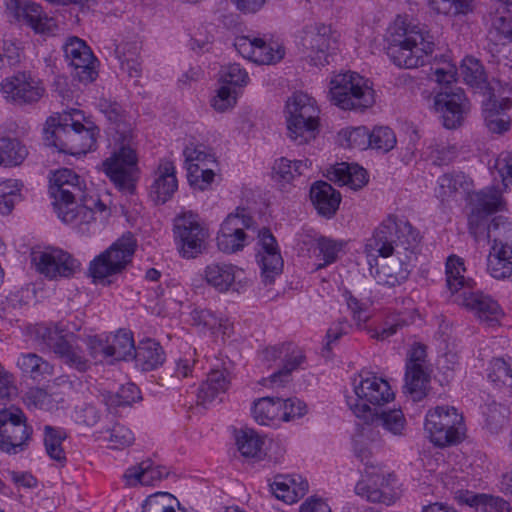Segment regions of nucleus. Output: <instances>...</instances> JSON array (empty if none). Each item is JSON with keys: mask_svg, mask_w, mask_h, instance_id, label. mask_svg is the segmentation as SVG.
I'll return each instance as SVG.
<instances>
[{"mask_svg": "<svg viewBox=\"0 0 512 512\" xmlns=\"http://www.w3.org/2000/svg\"><path fill=\"white\" fill-rule=\"evenodd\" d=\"M17 366L33 379L52 373V366L35 353L22 354L17 360Z\"/></svg>", "mask_w": 512, "mask_h": 512, "instance_id": "nucleus-48", "label": "nucleus"}, {"mask_svg": "<svg viewBox=\"0 0 512 512\" xmlns=\"http://www.w3.org/2000/svg\"><path fill=\"white\" fill-rule=\"evenodd\" d=\"M191 318L194 325L202 326L210 330L213 334H229L231 328L230 323L227 320L217 317L214 312L209 309L195 308L191 312Z\"/></svg>", "mask_w": 512, "mask_h": 512, "instance_id": "nucleus-46", "label": "nucleus"}, {"mask_svg": "<svg viewBox=\"0 0 512 512\" xmlns=\"http://www.w3.org/2000/svg\"><path fill=\"white\" fill-rule=\"evenodd\" d=\"M175 238L180 240L184 253H205L208 231L200 222V218L192 211L178 214L173 221Z\"/></svg>", "mask_w": 512, "mask_h": 512, "instance_id": "nucleus-15", "label": "nucleus"}, {"mask_svg": "<svg viewBox=\"0 0 512 512\" xmlns=\"http://www.w3.org/2000/svg\"><path fill=\"white\" fill-rule=\"evenodd\" d=\"M284 57V50L280 47L273 48L264 39L258 38L256 46L255 63L269 65L280 61Z\"/></svg>", "mask_w": 512, "mask_h": 512, "instance_id": "nucleus-58", "label": "nucleus"}, {"mask_svg": "<svg viewBox=\"0 0 512 512\" xmlns=\"http://www.w3.org/2000/svg\"><path fill=\"white\" fill-rule=\"evenodd\" d=\"M238 220L226 217L217 235V245L221 252L233 254L241 251L248 243V236L236 227Z\"/></svg>", "mask_w": 512, "mask_h": 512, "instance_id": "nucleus-31", "label": "nucleus"}, {"mask_svg": "<svg viewBox=\"0 0 512 512\" xmlns=\"http://www.w3.org/2000/svg\"><path fill=\"white\" fill-rule=\"evenodd\" d=\"M252 415L260 425H270L275 420H280L281 398L267 396L254 401Z\"/></svg>", "mask_w": 512, "mask_h": 512, "instance_id": "nucleus-41", "label": "nucleus"}, {"mask_svg": "<svg viewBox=\"0 0 512 512\" xmlns=\"http://www.w3.org/2000/svg\"><path fill=\"white\" fill-rule=\"evenodd\" d=\"M311 166V162L306 160H289L281 157L274 162L272 167V176L277 181L291 182L296 176L302 175L304 170Z\"/></svg>", "mask_w": 512, "mask_h": 512, "instance_id": "nucleus-44", "label": "nucleus"}, {"mask_svg": "<svg viewBox=\"0 0 512 512\" xmlns=\"http://www.w3.org/2000/svg\"><path fill=\"white\" fill-rule=\"evenodd\" d=\"M329 179L340 185H348L352 189L362 188L368 181L367 172L358 165L338 164L329 172Z\"/></svg>", "mask_w": 512, "mask_h": 512, "instance_id": "nucleus-34", "label": "nucleus"}, {"mask_svg": "<svg viewBox=\"0 0 512 512\" xmlns=\"http://www.w3.org/2000/svg\"><path fill=\"white\" fill-rule=\"evenodd\" d=\"M32 429L26 423L24 412L11 405L0 410V450L17 454L23 451L31 437Z\"/></svg>", "mask_w": 512, "mask_h": 512, "instance_id": "nucleus-11", "label": "nucleus"}, {"mask_svg": "<svg viewBox=\"0 0 512 512\" xmlns=\"http://www.w3.org/2000/svg\"><path fill=\"white\" fill-rule=\"evenodd\" d=\"M445 266L448 289L452 293L463 290L455 301L474 312L480 321L489 323L496 321L501 313L500 306L490 296L484 295L480 291L471 290L475 282L464 275L466 272L464 259L446 258Z\"/></svg>", "mask_w": 512, "mask_h": 512, "instance_id": "nucleus-4", "label": "nucleus"}, {"mask_svg": "<svg viewBox=\"0 0 512 512\" xmlns=\"http://www.w3.org/2000/svg\"><path fill=\"white\" fill-rule=\"evenodd\" d=\"M166 355L159 342L151 338L139 341L135 346L132 360L143 371H151L161 366L165 361Z\"/></svg>", "mask_w": 512, "mask_h": 512, "instance_id": "nucleus-30", "label": "nucleus"}, {"mask_svg": "<svg viewBox=\"0 0 512 512\" xmlns=\"http://www.w3.org/2000/svg\"><path fill=\"white\" fill-rule=\"evenodd\" d=\"M6 14L18 22H24L36 33L49 35L56 29V22L42 11L36 3H22L19 0H5Z\"/></svg>", "mask_w": 512, "mask_h": 512, "instance_id": "nucleus-17", "label": "nucleus"}, {"mask_svg": "<svg viewBox=\"0 0 512 512\" xmlns=\"http://www.w3.org/2000/svg\"><path fill=\"white\" fill-rule=\"evenodd\" d=\"M178 181L173 162L161 160L150 187V196L156 204L166 203L177 191Z\"/></svg>", "mask_w": 512, "mask_h": 512, "instance_id": "nucleus-26", "label": "nucleus"}, {"mask_svg": "<svg viewBox=\"0 0 512 512\" xmlns=\"http://www.w3.org/2000/svg\"><path fill=\"white\" fill-rule=\"evenodd\" d=\"M305 360L303 351L291 343V349L286 350L282 356V367L270 376V381L279 385L289 382L291 373L300 368Z\"/></svg>", "mask_w": 512, "mask_h": 512, "instance_id": "nucleus-39", "label": "nucleus"}, {"mask_svg": "<svg viewBox=\"0 0 512 512\" xmlns=\"http://www.w3.org/2000/svg\"><path fill=\"white\" fill-rule=\"evenodd\" d=\"M53 206L58 218L67 224L76 227L81 233L89 231V225L95 220L94 210L85 201L79 199L64 198L54 199Z\"/></svg>", "mask_w": 512, "mask_h": 512, "instance_id": "nucleus-21", "label": "nucleus"}, {"mask_svg": "<svg viewBox=\"0 0 512 512\" xmlns=\"http://www.w3.org/2000/svg\"><path fill=\"white\" fill-rule=\"evenodd\" d=\"M173 499L169 493L151 495L145 500L142 512H176L172 505Z\"/></svg>", "mask_w": 512, "mask_h": 512, "instance_id": "nucleus-59", "label": "nucleus"}, {"mask_svg": "<svg viewBox=\"0 0 512 512\" xmlns=\"http://www.w3.org/2000/svg\"><path fill=\"white\" fill-rule=\"evenodd\" d=\"M488 40L495 46L510 42L512 29V0H496L485 16Z\"/></svg>", "mask_w": 512, "mask_h": 512, "instance_id": "nucleus-20", "label": "nucleus"}, {"mask_svg": "<svg viewBox=\"0 0 512 512\" xmlns=\"http://www.w3.org/2000/svg\"><path fill=\"white\" fill-rule=\"evenodd\" d=\"M366 424L381 426L393 435H402L406 426V419L400 409H376L371 418L363 419Z\"/></svg>", "mask_w": 512, "mask_h": 512, "instance_id": "nucleus-36", "label": "nucleus"}, {"mask_svg": "<svg viewBox=\"0 0 512 512\" xmlns=\"http://www.w3.org/2000/svg\"><path fill=\"white\" fill-rule=\"evenodd\" d=\"M510 105L511 101L508 98L499 102L493 94H490L488 100L484 102V123L490 133L501 135L510 129L511 120L505 113Z\"/></svg>", "mask_w": 512, "mask_h": 512, "instance_id": "nucleus-28", "label": "nucleus"}, {"mask_svg": "<svg viewBox=\"0 0 512 512\" xmlns=\"http://www.w3.org/2000/svg\"><path fill=\"white\" fill-rule=\"evenodd\" d=\"M422 236L407 219L388 215L364 245L367 256L420 254Z\"/></svg>", "mask_w": 512, "mask_h": 512, "instance_id": "nucleus-3", "label": "nucleus"}, {"mask_svg": "<svg viewBox=\"0 0 512 512\" xmlns=\"http://www.w3.org/2000/svg\"><path fill=\"white\" fill-rule=\"evenodd\" d=\"M431 8L440 14H467L472 9V0H429Z\"/></svg>", "mask_w": 512, "mask_h": 512, "instance_id": "nucleus-55", "label": "nucleus"}, {"mask_svg": "<svg viewBox=\"0 0 512 512\" xmlns=\"http://www.w3.org/2000/svg\"><path fill=\"white\" fill-rule=\"evenodd\" d=\"M258 264L265 285L274 283L275 278L282 273L284 266L283 258H260Z\"/></svg>", "mask_w": 512, "mask_h": 512, "instance_id": "nucleus-61", "label": "nucleus"}, {"mask_svg": "<svg viewBox=\"0 0 512 512\" xmlns=\"http://www.w3.org/2000/svg\"><path fill=\"white\" fill-rule=\"evenodd\" d=\"M63 51L66 60L73 68L74 78L83 83H90L95 80L97 76L96 58L83 40L76 36L68 38L63 45Z\"/></svg>", "mask_w": 512, "mask_h": 512, "instance_id": "nucleus-16", "label": "nucleus"}, {"mask_svg": "<svg viewBox=\"0 0 512 512\" xmlns=\"http://www.w3.org/2000/svg\"><path fill=\"white\" fill-rule=\"evenodd\" d=\"M169 474L164 466H154L152 460L147 459L142 461L136 466L130 467L126 470L124 477L129 485H151L154 481H159Z\"/></svg>", "mask_w": 512, "mask_h": 512, "instance_id": "nucleus-33", "label": "nucleus"}, {"mask_svg": "<svg viewBox=\"0 0 512 512\" xmlns=\"http://www.w3.org/2000/svg\"><path fill=\"white\" fill-rule=\"evenodd\" d=\"M371 132L365 126L355 127L343 132L346 145L353 149L365 150L371 148Z\"/></svg>", "mask_w": 512, "mask_h": 512, "instance_id": "nucleus-57", "label": "nucleus"}, {"mask_svg": "<svg viewBox=\"0 0 512 512\" xmlns=\"http://www.w3.org/2000/svg\"><path fill=\"white\" fill-rule=\"evenodd\" d=\"M37 334L63 364L78 372H86L90 368L91 363L74 333H65L58 325H52L39 327Z\"/></svg>", "mask_w": 512, "mask_h": 512, "instance_id": "nucleus-9", "label": "nucleus"}, {"mask_svg": "<svg viewBox=\"0 0 512 512\" xmlns=\"http://www.w3.org/2000/svg\"><path fill=\"white\" fill-rule=\"evenodd\" d=\"M2 156H0V165L16 166L23 162L28 152L24 145L17 139H1Z\"/></svg>", "mask_w": 512, "mask_h": 512, "instance_id": "nucleus-51", "label": "nucleus"}, {"mask_svg": "<svg viewBox=\"0 0 512 512\" xmlns=\"http://www.w3.org/2000/svg\"><path fill=\"white\" fill-rule=\"evenodd\" d=\"M462 500L465 504L481 512H509L510 504L499 496L467 492Z\"/></svg>", "mask_w": 512, "mask_h": 512, "instance_id": "nucleus-40", "label": "nucleus"}, {"mask_svg": "<svg viewBox=\"0 0 512 512\" xmlns=\"http://www.w3.org/2000/svg\"><path fill=\"white\" fill-rule=\"evenodd\" d=\"M205 279L209 285L221 293L229 290L243 293L250 284L242 269L226 263L208 265L205 269Z\"/></svg>", "mask_w": 512, "mask_h": 512, "instance_id": "nucleus-19", "label": "nucleus"}, {"mask_svg": "<svg viewBox=\"0 0 512 512\" xmlns=\"http://www.w3.org/2000/svg\"><path fill=\"white\" fill-rule=\"evenodd\" d=\"M350 241L335 240L329 237L322 236L317 239L316 244L319 252L323 256H337L338 254L351 253L349 250Z\"/></svg>", "mask_w": 512, "mask_h": 512, "instance_id": "nucleus-63", "label": "nucleus"}, {"mask_svg": "<svg viewBox=\"0 0 512 512\" xmlns=\"http://www.w3.org/2000/svg\"><path fill=\"white\" fill-rule=\"evenodd\" d=\"M84 182L70 169L64 168L57 170L50 178V195L53 199L64 198L79 199L85 201L86 195L84 191Z\"/></svg>", "mask_w": 512, "mask_h": 512, "instance_id": "nucleus-23", "label": "nucleus"}, {"mask_svg": "<svg viewBox=\"0 0 512 512\" xmlns=\"http://www.w3.org/2000/svg\"><path fill=\"white\" fill-rule=\"evenodd\" d=\"M67 437L61 428L46 425L44 427V444L47 454L57 462H65L66 456L62 448V442Z\"/></svg>", "mask_w": 512, "mask_h": 512, "instance_id": "nucleus-47", "label": "nucleus"}, {"mask_svg": "<svg viewBox=\"0 0 512 512\" xmlns=\"http://www.w3.org/2000/svg\"><path fill=\"white\" fill-rule=\"evenodd\" d=\"M476 242L490 244L488 256H512V222L502 216L486 224L485 235L475 239Z\"/></svg>", "mask_w": 512, "mask_h": 512, "instance_id": "nucleus-22", "label": "nucleus"}, {"mask_svg": "<svg viewBox=\"0 0 512 512\" xmlns=\"http://www.w3.org/2000/svg\"><path fill=\"white\" fill-rule=\"evenodd\" d=\"M461 75L471 87H486V74L483 65L474 57H465L460 66Z\"/></svg>", "mask_w": 512, "mask_h": 512, "instance_id": "nucleus-50", "label": "nucleus"}, {"mask_svg": "<svg viewBox=\"0 0 512 512\" xmlns=\"http://www.w3.org/2000/svg\"><path fill=\"white\" fill-rule=\"evenodd\" d=\"M220 76L224 84L234 86H244L249 80L248 73L239 64H229L222 67Z\"/></svg>", "mask_w": 512, "mask_h": 512, "instance_id": "nucleus-64", "label": "nucleus"}, {"mask_svg": "<svg viewBox=\"0 0 512 512\" xmlns=\"http://www.w3.org/2000/svg\"><path fill=\"white\" fill-rule=\"evenodd\" d=\"M111 361L132 360L135 344L132 332L120 329L116 334L108 336Z\"/></svg>", "mask_w": 512, "mask_h": 512, "instance_id": "nucleus-37", "label": "nucleus"}, {"mask_svg": "<svg viewBox=\"0 0 512 512\" xmlns=\"http://www.w3.org/2000/svg\"><path fill=\"white\" fill-rule=\"evenodd\" d=\"M439 197L442 200L448 199L458 192L471 194L472 181L462 172L446 173L439 177Z\"/></svg>", "mask_w": 512, "mask_h": 512, "instance_id": "nucleus-42", "label": "nucleus"}, {"mask_svg": "<svg viewBox=\"0 0 512 512\" xmlns=\"http://www.w3.org/2000/svg\"><path fill=\"white\" fill-rule=\"evenodd\" d=\"M424 428L430 441L438 447L456 445L465 436L463 416L452 406H437L429 410Z\"/></svg>", "mask_w": 512, "mask_h": 512, "instance_id": "nucleus-8", "label": "nucleus"}, {"mask_svg": "<svg viewBox=\"0 0 512 512\" xmlns=\"http://www.w3.org/2000/svg\"><path fill=\"white\" fill-rule=\"evenodd\" d=\"M238 450L246 458H261L263 440L253 431H242L237 436Z\"/></svg>", "mask_w": 512, "mask_h": 512, "instance_id": "nucleus-52", "label": "nucleus"}, {"mask_svg": "<svg viewBox=\"0 0 512 512\" xmlns=\"http://www.w3.org/2000/svg\"><path fill=\"white\" fill-rule=\"evenodd\" d=\"M366 473L369 477L368 482L359 481L355 486L356 493L365 497L370 502L384 503L386 505L394 503V496L385 490L389 485L390 479L394 478V476L392 474L385 476L380 471L366 470Z\"/></svg>", "mask_w": 512, "mask_h": 512, "instance_id": "nucleus-27", "label": "nucleus"}, {"mask_svg": "<svg viewBox=\"0 0 512 512\" xmlns=\"http://www.w3.org/2000/svg\"><path fill=\"white\" fill-rule=\"evenodd\" d=\"M123 261L113 262L111 258H94L90 262L89 275L94 283L109 285L108 277L120 273L130 262V259L122 258Z\"/></svg>", "mask_w": 512, "mask_h": 512, "instance_id": "nucleus-38", "label": "nucleus"}, {"mask_svg": "<svg viewBox=\"0 0 512 512\" xmlns=\"http://www.w3.org/2000/svg\"><path fill=\"white\" fill-rule=\"evenodd\" d=\"M319 109L308 94L296 92L286 102L288 137L297 145L309 143L319 132Z\"/></svg>", "mask_w": 512, "mask_h": 512, "instance_id": "nucleus-6", "label": "nucleus"}, {"mask_svg": "<svg viewBox=\"0 0 512 512\" xmlns=\"http://www.w3.org/2000/svg\"><path fill=\"white\" fill-rule=\"evenodd\" d=\"M329 99L343 110L363 111L374 102V90L356 72L334 75L329 82Z\"/></svg>", "mask_w": 512, "mask_h": 512, "instance_id": "nucleus-7", "label": "nucleus"}, {"mask_svg": "<svg viewBox=\"0 0 512 512\" xmlns=\"http://www.w3.org/2000/svg\"><path fill=\"white\" fill-rule=\"evenodd\" d=\"M88 125L82 124L79 120H75V133L73 140V154L86 153L93 149L99 135V128L92 122Z\"/></svg>", "mask_w": 512, "mask_h": 512, "instance_id": "nucleus-45", "label": "nucleus"}, {"mask_svg": "<svg viewBox=\"0 0 512 512\" xmlns=\"http://www.w3.org/2000/svg\"><path fill=\"white\" fill-rule=\"evenodd\" d=\"M230 381L227 379L225 371L212 370L205 382L201 384L198 390V400L202 405L214 401L219 395L224 394Z\"/></svg>", "mask_w": 512, "mask_h": 512, "instance_id": "nucleus-35", "label": "nucleus"}, {"mask_svg": "<svg viewBox=\"0 0 512 512\" xmlns=\"http://www.w3.org/2000/svg\"><path fill=\"white\" fill-rule=\"evenodd\" d=\"M140 398V391L133 383L121 386L117 392L103 394V402L108 408L129 406Z\"/></svg>", "mask_w": 512, "mask_h": 512, "instance_id": "nucleus-49", "label": "nucleus"}, {"mask_svg": "<svg viewBox=\"0 0 512 512\" xmlns=\"http://www.w3.org/2000/svg\"><path fill=\"white\" fill-rule=\"evenodd\" d=\"M215 173L210 167H201L199 163L187 166V178L189 184L201 191L206 190L213 182Z\"/></svg>", "mask_w": 512, "mask_h": 512, "instance_id": "nucleus-53", "label": "nucleus"}, {"mask_svg": "<svg viewBox=\"0 0 512 512\" xmlns=\"http://www.w3.org/2000/svg\"><path fill=\"white\" fill-rule=\"evenodd\" d=\"M386 52L398 67L413 69L429 62L435 43L433 36L418 25L397 18L388 29Z\"/></svg>", "mask_w": 512, "mask_h": 512, "instance_id": "nucleus-2", "label": "nucleus"}, {"mask_svg": "<svg viewBox=\"0 0 512 512\" xmlns=\"http://www.w3.org/2000/svg\"><path fill=\"white\" fill-rule=\"evenodd\" d=\"M98 108L114 126L115 140L120 145L118 150L103 161V171L119 189L130 191L133 188V171L137 163L135 150L131 147L132 123L117 102L101 98Z\"/></svg>", "mask_w": 512, "mask_h": 512, "instance_id": "nucleus-1", "label": "nucleus"}, {"mask_svg": "<svg viewBox=\"0 0 512 512\" xmlns=\"http://www.w3.org/2000/svg\"><path fill=\"white\" fill-rule=\"evenodd\" d=\"M426 346L420 343L414 344L408 351L405 365L404 392L413 401H421L427 395V387L430 375L426 365Z\"/></svg>", "mask_w": 512, "mask_h": 512, "instance_id": "nucleus-14", "label": "nucleus"}, {"mask_svg": "<svg viewBox=\"0 0 512 512\" xmlns=\"http://www.w3.org/2000/svg\"><path fill=\"white\" fill-rule=\"evenodd\" d=\"M488 378L497 385L506 384L508 380L512 381V368L504 359L495 358L490 362Z\"/></svg>", "mask_w": 512, "mask_h": 512, "instance_id": "nucleus-60", "label": "nucleus"}, {"mask_svg": "<svg viewBox=\"0 0 512 512\" xmlns=\"http://www.w3.org/2000/svg\"><path fill=\"white\" fill-rule=\"evenodd\" d=\"M339 36L336 30L325 24L306 29L301 37V45L309 62L314 66L329 64V57L338 49Z\"/></svg>", "mask_w": 512, "mask_h": 512, "instance_id": "nucleus-13", "label": "nucleus"}, {"mask_svg": "<svg viewBox=\"0 0 512 512\" xmlns=\"http://www.w3.org/2000/svg\"><path fill=\"white\" fill-rule=\"evenodd\" d=\"M370 274L379 284L396 286L408 278L409 270L400 258L368 259Z\"/></svg>", "mask_w": 512, "mask_h": 512, "instance_id": "nucleus-25", "label": "nucleus"}, {"mask_svg": "<svg viewBox=\"0 0 512 512\" xmlns=\"http://www.w3.org/2000/svg\"><path fill=\"white\" fill-rule=\"evenodd\" d=\"M434 106L442 114L443 125L447 129L459 127L469 111V102L461 88L439 91L435 96Z\"/></svg>", "mask_w": 512, "mask_h": 512, "instance_id": "nucleus-18", "label": "nucleus"}, {"mask_svg": "<svg viewBox=\"0 0 512 512\" xmlns=\"http://www.w3.org/2000/svg\"><path fill=\"white\" fill-rule=\"evenodd\" d=\"M137 249V240L131 232L124 233L113 242L106 250L97 256H133Z\"/></svg>", "mask_w": 512, "mask_h": 512, "instance_id": "nucleus-54", "label": "nucleus"}, {"mask_svg": "<svg viewBox=\"0 0 512 512\" xmlns=\"http://www.w3.org/2000/svg\"><path fill=\"white\" fill-rule=\"evenodd\" d=\"M468 203L471 209L468 224L469 231L475 239L485 235L488 216L502 211L505 200L502 192L495 186L485 187L477 192L469 194Z\"/></svg>", "mask_w": 512, "mask_h": 512, "instance_id": "nucleus-10", "label": "nucleus"}, {"mask_svg": "<svg viewBox=\"0 0 512 512\" xmlns=\"http://www.w3.org/2000/svg\"><path fill=\"white\" fill-rule=\"evenodd\" d=\"M0 91L6 101L19 106L34 105L46 93L43 82L26 71L4 78L0 83Z\"/></svg>", "mask_w": 512, "mask_h": 512, "instance_id": "nucleus-12", "label": "nucleus"}, {"mask_svg": "<svg viewBox=\"0 0 512 512\" xmlns=\"http://www.w3.org/2000/svg\"><path fill=\"white\" fill-rule=\"evenodd\" d=\"M371 137V148L380 150L384 153L392 150L396 143L395 133L386 126L375 127L370 134Z\"/></svg>", "mask_w": 512, "mask_h": 512, "instance_id": "nucleus-56", "label": "nucleus"}, {"mask_svg": "<svg viewBox=\"0 0 512 512\" xmlns=\"http://www.w3.org/2000/svg\"><path fill=\"white\" fill-rule=\"evenodd\" d=\"M287 479L288 476L278 475L270 486L277 499L286 503H294L297 498L303 497L308 492L309 485L302 477H298V488L291 487Z\"/></svg>", "mask_w": 512, "mask_h": 512, "instance_id": "nucleus-43", "label": "nucleus"}, {"mask_svg": "<svg viewBox=\"0 0 512 512\" xmlns=\"http://www.w3.org/2000/svg\"><path fill=\"white\" fill-rule=\"evenodd\" d=\"M310 198L318 213L326 218L335 215L341 202V194L325 181H317L311 186Z\"/></svg>", "mask_w": 512, "mask_h": 512, "instance_id": "nucleus-29", "label": "nucleus"}, {"mask_svg": "<svg viewBox=\"0 0 512 512\" xmlns=\"http://www.w3.org/2000/svg\"><path fill=\"white\" fill-rule=\"evenodd\" d=\"M49 128L45 129V144L55 147L59 152L73 154V138L75 133V120L71 115H64L56 122L55 118L47 121Z\"/></svg>", "mask_w": 512, "mask_h": 512, "instance_id": "nucleus-24", "label": "nucleus"}, {"mask_svg": "<svg viewBox=\"0 0 512 512\" xmlns=\"http://www.w3.org/2000/svg\"><path fill=\"white\" fill-rule=\"evenodd\" d=\"M36 270L48 279L70 277L80 268L77 258H32Z\"/></svg>", "mask_w": 512, "mask_h": 512, "instance_id": "nucleus-32", "label": "nucleus"}, {"mask_svg": "<svg viewBox=\"0 0 512 512\" xmlns=\"http://www.w3.org/2000/svg\"><path fill=\"white\" fill-rule=\"evenodd\" d=\"M306 412V404L300 399L296 397L287 399L281 398L280 420L289 422L291 420L304 416Z\"/></svg>", "mask_w": 512, "mask_h": 512, "instance_id": "nucleus-62", "label": "nucleus"}, {"mask_svg": "<svg viewBox=\"0 0 512 512\" xmlns=\"http://www.w3.org/2000/svg\"><path fill=\"white\" fill-rule=\"evenodd\" d=\"M352 384L354 395L346 396V402L358 418H371L376 409L394 399L389 383L371 372H360L353 378Z\"/></svg>", "mask_w": 512, "mask_h": 512, "instance_id": "nucleus-5", "label": "nucleus"}]
</instances>
